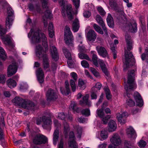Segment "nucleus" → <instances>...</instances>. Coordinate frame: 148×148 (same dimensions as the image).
I'll return each mask as SVG.
<instances>
[{"mask_svg": "<svg viewBox=\"0 0 148 148\" xmlns=\"http://www.w3.org/2000/svg\"><path fill=\"white\" fill-rule=\"evenodd\" d=\"M125 37L127 43V50L129 51L132 49V42L130 40L131 37L130 36L128 35H126Z\"/></svg>", "mask_w": 148, "mask_h": 148, "instance_id": "obj_30", "label": "nucleus"}, {"mask_svg": "<svg viewBox=\"0 0 148 148\" xmlns=\"http://www.w3.org/2000/svg\"><path fill=\"white\" fill-rule=\"evenodd\" d=\"M50 51L53 59L55 61H57L59 58L57 49L54 46L50 47Z\"/></svg>", "mask_w": 148, "mask_h": 148, "instance_id": "obj_25", "label": "nucleus"}, {"mask_svg": "<svg viewBox=\"0 0 148 148\" xmlns=\"http://www.w3.org/2000/svg\"><path fill=\"white\" fill-rule=\"evenodd\" d=\"M70 108L71 110H72L73 111H77V108L76 107V103L74 102H73L71 103Z\"/></svg>", "mask_w": 148, "mask_h": 148, "instance_id": "obj_52", "label": "nucleus"}, {"mask_svg": "<svg viewBox=\"0 0 148 148\" xmlns=\"http://www.w3.org/2000/svg\"><path fill=\"white\" fill-rule=\"evenodd\" d=\"M100 136L101 140H104L106 139L108 136V132L105 130H101L100 133Z\"/></svg>", "mask_w": 148, "mask_h": 148, "instance_id": "obj_40", "label": "nucleus"}, {"mask_svg": "<svg viewBox=\"0 0 148 148\" xmlns=\"http://www.w3.org/2000/svg\"><path fill=\"white\" fill-rule=\"evenodd\" d=\"M101 87V85L100 83H97L95 85V87L92 88V90H94L95 88H96L98 90H100Z\"/></svg>", "mask_w": 148, "mask_h": 148, "instance_id": "obj_63", "label": "nucleus"}, {"mask_svg": "<svg viewBox=\"0 0 148 148\" xmlns=\"http://www.w3.org/2000/svg\"><path fill=\"white\" fill-rule=\"evenodd\" d=\"M42 120L43 123L42 126L44 129H47L50 127L52 122L50 117L44 116H42Z\"/></svg>", "mask_w": 148, "mask_h": 148, "instance_id": "obj_13", "label": "nucleus"}, {"mask_svg": "<svg viewBox=\"0 0 148 148\" xmlns=\"http://www.w3.org/2000/svg\"><path fill=\"white\" fill-rule=\"evenodd\" d=\"M116 115L118 121L122 125L125 123V120L122 119L123 118L127 117L128 116V114L126 112H124L123 113H118L116 114Z\"/></svg>", "mask_w": 148, "mask_h": 148, "instance_id": "obj_22", "label": "nucleus"}, {"mask_svg": "<svg viewBox=\"0 0 148 148\" xmlns=\"http://www.w3.org/2000/svg\"><path fill=\"white\" fill-rule=\"evenodd\" d=\"M64 133L65 135V138L68 137V133L70 130V128L69 124L66 122L64 123Z\"/></svg>", "mask_w": 148, "mask_h": 148, "instance_id": "obj_42", "label": "nucleus"}, {"mask_svg": "<svg viewBox=\"0 0 148 148\" xmlns=\"http://www.w3.org/2000/svg\"><path fill=\"white\" fill-rule=\"evenodd\" d=\"M62 50L65 56L68 60L67 62L69 67L71 68H73L74 64L71 61L72 58L71 53L65 47H63Z\"/></svg>", "mask_w": 148, "mask_h": 148, "instance_id": "obj_12", "label": "nucleus"}, {"mask_svg": "<svg viewBox=\"0 0 148 148\" xmlns=\"http://www.w3.org/2000/svg\"><path fill=\"white\" fill-rule=\"evenodd\" d=\"M79 58L81 59H86V60L91 61V60L88 56L86 54L81 53L78 54Z\"/></svg>", "mask_w": 148, "mask_h": 148, "instance_id": "obj_45", "label": "nucleus"}, {"mask_svg": "<svg viewBox=\"0 0 148 148\" xmlns=\"http://www.w3.org/2000/svg\"><path fill=\"white\" fill-rule=\"evenodd\" d=\"M25 100L21 97H16L12 101V102L16 106H19L22 108H26L24 103Z\"/></svg>", "mask_w": 148, "mask_h": 148, "instance_id": "obj_16", "label": "nucleus"}, {"mask_svg": "<svg viewBox=\"0 0 148 148\" xmlns=\"http://www.w3.org/2000/svg\"><path fill=\"white\" fill-rule=\"evenodd\" d=\"M134 97L137 105L139 107H142L143 105V101L140 94L138 92H135Z\"/></svg>", "mask_w": 148, "mask_h": 148, "instance_id": "obj_19", "label": "nucleus"}, {"mask_svg": "<svg viewBox=\"0 0 148 148\" xmlns=\"http://www.w3.org/2000/svg\"><path fill=\"white\" fill-rule=\"evenodd\" d=\"M48 0H41L42 3V7L43 8H46L47 7Z\"/></svg>", "mask_w": 148, "mask_h": 148, "instance_id": "obj_61", "label": "nucleus"}, {"mask_svg": "<svg viewBox=\"0 0 148 148\" xmlns=\"http://www.w3.org/2000/svg\"><path fill=\"white\" fill-rule=\"evenodd\" d=\"M107 21L108 25L110 27H114V24L113 19L110 14H108L107 18Z\"/></svg>", "mask_w": 148, "mask_h": 148, "instance_id": "obj_36", "label": "nucleus"}, {"mask_svg": "<svg viewBox=\"0 0 148 148\" xmlns=\"http://www.w3.org/2000/svg\"><path fill=\"white\" fill-rule=\"evenodd\" d=\"M110 5L112 8L116 10L118 7L116 2L115 0H110Z\"/></svg>", "mask_w": 148, "mask_h": 148, "instance_id": "obj_44", "label": "nucleus"}, {"mask_svg": "<svg viewBox=\"0 0 148 148\" xmlns=\"http://www.w3.org/2000/svg\"><path fill=\"white\" fill-rule=\"evenodd\" d=\"M70 76L71 77L73 78V80L77 81V75L74 72H73L70 73Z\"/></svg>", "mask_w": 148, "mask_h": 148, "instance_id": "obj_59", "label": "nucleus"}, {"mask_svg": "<svg viewBox=\"0 0 148 148\" xmlns=\"http://www.w3.org/2000/svg\"><path fill=\"white\" fill-rule=\"evenodd\" d=\"M28 37H31V42L32 44H36L40 42L41 40L42 42L43 47L40 45H36L35 51L36 56L39 58L43 59V65L45 69L49 67L48 60L47 57L46 53L48 50L47 41L45 35L41 32L38 29L33 31L32 29L30 30L28 35Z\"/></svg>", "mask_w": 148, "mask_h": 148, "instance_id": "obj_1", "label": "nucleus"}, {"mask_svg": "<svg viewBox=\"0 0 148 148\" xmlns=\"http://www.w3.org/2000/svg\"><path fill=\"white\" fill-rule=\"evenodd\" d=\"M89 97V95L88 94H87L83 98V101H80L79 103L81 104L84 103L89 106H91V103L88 100Z\"/></svg>", "mask_w": 148, "mask_h": 148, "instance_id": "obj_32", "label": "nucleus"}, {"mask_svg": "<svg viewBox=\"0 0 148 148\" xmlns=\"http://www.w3.org/2000/svg\"><path fill=\"white\" fill-rule=\"evenodd\" d=\"M55 1L56 0H53ZM60 5L63 6L62 9V15L65 16L67 15L69 18L71 20L73 18L74 13L73 9L72 8V5L71 4H68L66 5V6H65V5L67 3V1L64 0H58Z\"/></svg>", "mask_w": 148, "mask_h": 148, "instance_id": "obj_3", "label": "nucleus"}, {"mask_svg": "<svg viewBox=\"0 0 148 148\" xmlns=\"http://www.w3.org/2000/svg\"><path fill=\"white\" fill-rule=\"evenodd\" d=\"M91 52V53L92 54V61L93 64L96 67H99L97 57V55L95 54L96 52L95 51H92Z\"/></svg>", "mask_w": 148, "mask_h": 148, "instance_id": "obj_35", "label": "nucleus"}, {"mask_svg": "<svg viewBox=\"0 0 148 148\" xmlns=\"http://www.w3.org/2000/svg\"><path fill=\"white\" fill-rule=\"evenodd\" d=\"M110 141L115 146H119L121 143V140L118 134H115L111 137Z\"/></svg>", "mask_w": 148, "mask_h": 148, "instance_id": "obj_15", "label": "nucleus"}, {"mask_svg": "<svg viewBox=\"0 0 148 148\" xmlns=\"http://www.w3.org/2000/svg\"><path fill=\"white\" fill-rule=\"evenodd\" d=\"M141 59L143 60H148V48L146 49L144 53L142 55Z\"/></svg>", "mask_w": 148, "mask_h": 148, "instance_id": "obj_51", "label": "nucleus"}, {"mask_svg": "<svg viewBox=\"0 0 148 148\" xmlns=\"http://www.w3.org/2000/svg\"><path fill=\"white\" fill-rule=\"evenodd\" d=\"M103 110L102 109H98L96 111V113L98 116L103 121V123L104 124H106L107 123L108 120L110 119V115H105V113L103 112Z\"/></svg>", "mask_w": 148, "mask_h": 148, "instance_id": "obj_10", "label": "nucleus"}, {"mask_svg": "<svg viewBox=\"0 0 148 148\" xmlns=\"http://www.w3.org/2000/svg\"><path fill=\"white\" fill-rule=\"evenodd\" d=\"M135 71L134 70H131L128 72V77L127 83L125 82V89L127 92V95L129 99L126 101L127 104L130 106H132L134 105L135 103L131 99L129 92L133 89L136 87V84L134 82V73Z\"/></svg>", "mask_w": 148, "mask_h": 148, "instance_id": "obj_2", "label": "nucleus"}, {"mask_svg": "<svg viewBox=\"0 0 148 148\" xmlns=\"http://www.w3.org/2000/svg\"><path fill=\"white\" fill-rule=\"evenodd\" d=\"M146 145V143L143 140H140L138 143V145L140 147H144Z\"/></svg>", "mask_w": 148, "mask_h": 148, "instance_id": "obj_56", "label": "nucleus"}, {"mask_svg": "<svg viewBox=\"0 0 148 148\" xmlns=\"http://www.w3.org/2000/svg\"><path fill=\"white\" fill-rule=\"evenodd\" d=\"M96 49L99 55L103 57H106L109 59L108 52L104 47L98 46L96 47Z\"/></svg>", "mask_w": 148, "mask_h": 148, "instance_id": "obj_18", "label": "nucleus"}, {"mask_svg": "<svg viewBox=\"0 0 148 148\" xmlns=\"http://www.w3.org/2000/svg\"><path fill=\"white\" fill-rule=\"evenodd\" d=\"M79 27V21L77 18H76L73 21V31L75 32H77Z\"/></svg>", "mask_w": 148, "mask_h": 148, "instance_id": "obj_33", "label": "nucleus"}, {"mask_svg": "<svg viewBox=\"0 0 148 148\" xmlns=\"http://www.w3.org/2000/svg\"><path fill=\"white\" fill-rule=\"evenodd\" d=\"M24 103V105L26 107L23 108H24L32 110H34L36 109V108L34 104L32 101H25Z\"/></svg>", "mask_w": 148, "mask_h": 148, "instance_id": "obj_29", "label": "nucleus"}, {"mask_svg": "<svg viewBox=\"0 0 148 148\" xmlns=\"http://www.w3.org/2000/svg\"><path fill=\"white\" fill-rule=\"evenodd\" d=\"M78 85L81 90L84 89L86 86V82L81 79H79L78 80Z\"/></svg>", "mask_w": 148, "mask_h": 148, "instance_id": "obj_39", "label": "nucleus"}, {"mask_svg": "<svg viewBox=\"0 0 148 148\" xmlns=\"http://www.w3.org/2000/svg\"><path fill=\"white\" fill-rule=\"evenodd\" d=\"M18 66L17 64L14 61L8 67L7 75L8 77H10L17 72Z\"/></svg>", "mask_w": 148, "mask_h": 148, "instance_id": "obj_8", "label": "nucleus"}, {"mask_svg": "<svg viewBox=\"0 0 148 148\" xmlns=\"http://www.w3.org/2000/svg\"><path fill=\"white\" fill-rule=\"evenodd\" d=\"M48 29L49 37L51 38H53L54 35V31L53 25L51 23L49 24Z\"/></svg>", "mask_w": 148, "mask_h": 148, "instance_id": "obj_41", "label": "nucleus"}, {"mask_svg": "<svg viewBox=\"0 0 148 148\" xmlns=\"http://www.w3.org/2000/svg\"><path fill=\"white\" fill-rule=\"evenodd\" d=\"M54 125L55 127H56V128H58L60 126V124L59 123L58 121L56 119H54L53 121Z\"/></svg>", "mask_w": 148, "mask_h": 148, "instance_id": "obj_62", "label": "nucleus"}, {"mask_svg": "<svg viewBox=\"0 0 148 148\" xmlns=\"http://www.w3.org/2000/svg\"><path fill=\"white\" fill-rule=\"evenodd\" d=\"M69 146L71 148H76L77 147L75 137L74 133L73 132H71L69 133Z\"/></svg>", "mask_w": 148, "mask_h": 148, "instance_id": "obj_17", "label": "nucleus"}, {"mask_svg": "<svg viewBox=\"0 0 148 148\" xmlns=\"http://www.w3.org/2000/svg\"><path fill=\"white\" fill-rule=\"evenodd\" d=\"M81 64L82 66L85 68H88L89 65L88 63L86 60H83L81 61Z\"/></svg>", "mask_w": 148, "mask_h": 148, "instance_id": "obj_55", "label": "nucleus"}, {"mask_svg": "<svg viewBox=\"0 0 148 148\" xmlns=\"http://www.w3.org/2000/svg\"><path fill=\"white\" fill-rule=\"evenodd\" d=\"M5 81V79L4 75L2 74H0V83H4Z\"/></svg>", "mask_w": 148, "mask_h": 148, "instance_id": "obj_60", "label": "nucleus"}, {"mask_svg": "<svg viewBox=\"0 0 148 148\" xmlns=\"http://www.w3.org/2000/svg\"><path fill=\"white\" fill-rule=\"evenodd\" d=\"M47 141V138L45 136L41 134L36 135L33 140L34 143L38 145L45 144Z\"/></svg>", "mask_w": 148, "mask_h": 148, "instance_id": "obj_9", "label": "nucleus"}, {"mask_svg": "<svg viewBox=\"0 0 148 148\" xmlns=\"http://www.w3.org/2000/svg\"><path fill=\"white\" fill-rule=\"evenodd\" d=\"M46 97L48 101L55 100L58 97L57 93L53 90L49 89L47 92Z\"/></svg>", "mask_w": 148, "mask_h": 148, "instance_id": "obj_14", "label": "nucleus"}, {"mask_svg": "<svg viewBox=\"0 0 148 148\" xmlns=\"http://www.w3.org/2000/svg\"><path fill=\"white\" fill-rule=\"evenodd\" d=\"M29 8L30 10L36 12L38 13L40 12V6L39 4H37L34 6L32 4H29Z\"/></svg>", "mask_w": 148, "mask_h": 148, "instance_id": "obj_31", "label": "nucleus"}, {"mask_svg": "<svg viewBox=\"0 0 148 148\" xmlns=\"http://www.w3.org/2000/svg\"><path fill=\"white\" fill-rule=\"evenodd\" d=\"M134 59L131 52L129 53L126 50L125 51V61L124 62L123 70L126 71L130 66L133 65Z\"/></svg>", "mask_w": 148, "mask_h": 148, "instance_id": "obj_7", "label": "nucleus"}, {"mask_svg": "<svg viewBox=\"0 0 148 148\" xmlns=\"http://www.w3.org/2000/svg\"><path fill=\"white\" fill-rule=\"evenodd\" d=\"M65 90L64 88H60L61 92L63 95H68L70 92V90L69 87V82L68 81H66L65 82Z\"/></svg>", "mask_w": 148, "mask_h": 148, "instance_id": "obj_28", "label": "nucleus"}, {"mask_svg": "<svg viewBox=\"0 0 148 148\" xmlns=\"http://www.w3.org/2000/svg\"><path fill=\"white\" fill-rule=\"evenodd\" d=\"M52 18V15L51 11L49 10L46 11L44 15L43 16V22L45 27H46L47 25V18L51 19Z\"/></svg>", "mask_w": 148, "mask_h": 148, "instance_id": "obj_23", "label": "nucleus"}, {"mask_svg": "<svg viewBox=\"0 0 148 148\" xmlns=\"http://www.w3.org/2000/svg\"><path fill=\"white\" fill-rule=\"evenodd\" d=\"M104 89L105 91L106 92V97L108 100H109L111 98L112 96L110 94V90L108 88H105Z\"/></svg>", "mask_w": 148, "mask_h": 148, "instance_id": "obj_49", "label": "nucleus"}, {"mask_svg": "<svg viewBox=\"0 0 148 148\" xmlns=\"http://www.w3.org/2000/svg\"><path fill=\"white\" fill-rule=\"evenodd\" d=\"M98 64L99 66H100L102 71L106 76V78L109 77L110 76L109 72L105 62L102 60L98 59Z\"/></svg>", "mask_w": 148, "mask_h": 148, "instance_id": "obj_11", "label": "nucleus"}, {"mask_svg": "<svg viewBox=\"0 0 148 148\" xmlns=\"http://www.w3.org/2000/svg\"><path fill=\"white\" fill-rule=\"evenodd\" d=\"M83 15L84 17L88 18L90 16L91 13L89 11H86L84 12Z\"/></svg>", "mask_w": 148, "mask_h": 148, "instance_id": "obj_64", "label": "nucleus"}, {"mask_svg": "<svg viewBox=\"0 0 148 148\" xmlns=\"http://www.w3.org/2000/svg\"><path fill=\"white\" fill-rule=\"evenodd\" d=\"M64 39L66 43L71 49L74 47L73 37L70 28L68 26L65 27L64 29Z\"/></svg>", "mask_w": 148, "mask_h": 148, "instance_id": "obj_4", "label": "nucleus"}, {"mask_svg": "<svg viewBox=\"0 0 148 148\" xmlns=\"http://www.w3.org/2000/svg\"><path fill=\"white\" fill-rule=\"evenodd\" d=\"M5 33V30L0 24V36H1V39L3 43L5 45H8L10 47L14 48L15 46L14 44L11 37L8 35H6L5 37L2 36Z\"/></svg>", "mask_w": 148, "mask_h": 148, "instance_id": "obj_5", "label": "nucleus"}, {"mask_svg": "<svg viewBox=\"0 0 148 148\" xmlns=\"http://www.w3.org/2000/svg\"><path fill=\"white\" fill-rule=\"evenodd\" d=\"M97 37L96 34L93 30H90L87 34V38L89 41H94Z\"/></svg>", "mask_w": 148, "mask_h": 148, "instance_id": "obj_27", "label": "nucleus"}, {"mask_svg": "<svg viewBox=\"0 0 148 148\" xmlns=\"http://www.w3.org/2000/svg\"><path fill=\"white\" fill-rule=\"evenodd\" d=\"M66 115L64 113H60L58 114V117L59 119L64 120L66 118Z\"/></svg>", "mask_w": 148, "mask_h": 148, "instance_id": "obj_58", "label": "nucleus"}, {"mask_svg": "<svg viewBox=\"0 0 148 148\" xmlns=\"http://www.w3.org/2000/svg\"><path fill=\"white\" fill-rule=\"evenodd\" d=\"M4 4L8 6L7 8V16L5 21V25L7 29H10L14 19V12L7 2L5 1Z\"/></svg>", "mask_w": 148, "mask_h": 148, "instance_id": "obj_6", "label": "nucleus"}, {"mask_svg": "<svg viewBox=\"0 0 148 148\" xmlns=\"http://www.w3.org/2000/svg\"><path fill=\"white\" fill-rule=\"evenodd\" d=\"M95 19L97 23L101 26L106 34L107 35H108L107 29L105 26V23L101 16L97 14L96 16Z\"/></svg>", "mask_w": 148, "mask_h": 148, "instance_id": "obj_20", "label": "nucleus"}, {"mask_svg": "<svg viewBox=\"0 0 148 148\" xmlns=\"http://www.w3.org/2000/svg\"><path fill=\"white\" fill-rule=\"evenodd\" d=\"M77 129V133L76 134V136L80 138L81 136L82 131V129L81 127L79 126H76Z\"/></svg>", "mask_w": 148, "mask_h": 148, "instance_id": "obj_43", "label": "nucleus"}, {"mask_svg": "<svg viewBox=\"0 0 148 148\" xmlns=\"http://www.w3.org/2000/svg\"><path fill=\"white\" fill-rule=\"evenodd\" d=\"M82 113L86 116H88L90 114V110L88 109L82 110L81 111Z\"/></svg>", "mask_w": 148, "mask_h": 148, "instance_id": "obj_53", "label": "nucleus"}, {"mask_svg": "<svg viewBox=\"0 0 148 148\" xmlns=\"http://www.w3.org/2000/svg\"><path fill=\"white\" fill-rule=\"evenodd\" d=\"M28 87V86L26 83L22 82L20 84L19 88L21 90L24 91L27 89Z\"/></svg>", "mask_w": 148, "mask_h": 148, "instance_id": "obj_47", "label": "nucleus"}, {"mask_svg": "<svg viewBox=\"0 0 148 148\" xmlns=\"http://www.w3.org/2000/svg\"><path fill=\"white\" fill-rule=\"evenodd\" d=\"M7 85L11 88L15 87L16 85V83L12 79H10L7 81Z\"/></svg>", "mask_w": 148, "mask_h": 148, "instance_id": "obj_37", "label": "nucleus"}, {"mask_svg": "<svg viewBox=\"0 0 148 148\" xmlns=\"http://www.w3.org/2000/svg\"><path fill=\"white\" fill-rule=\"evenodd\" d=\"M129 30L131 32L134 33L137 31V25L135 21L131 23L129 25Z\"/></svg>", "mask_w": 148, "mask_h": 148, "instance_id": "obj_38", "label": "nucleus"}, {"mask_svg": "<svg viewBox=\"0 0 148 148\" xmlns=\"http://www.w3.org/2000/svg\"><path fill=\"white\" fill-rule=\"evenodd\" d=\"M108 130L109 132H113L115 131L117 127V125L115 122L111 120L109 122L108 125Z\"/></svg>", "mask_w": 148, "mask_h": 148, "instance_id": "obj_26", "label": "nucleus"}, {"mask_svg": "<svg viewBox=\"0 0 148 148\" xmlns=\"http://www.w3.org/2000/svg\"><path fill=\"white\" fill-rule=\"evenodd\" d=\"M126 133L128 136L130 138L134 139L136 137V133L133 127L130 126L126 130Z\"/></svg>", "mask_w": 148, "mask_h": 148, "instance_id": "obj_24", "label": "nucleus"}, {"mask_svg": "<svg viewBox=\"0 0 148 148\" xmlns=\"http://www.w3.org/2000/svg\"><path fill=\"white\" fill-rule=\"evenodd\" d=\"M76 81L75 80L71 79L70 80V84L71 88L73 92H75L76 89L75 82Z\"/></svg>", "mask_w": 148, "mask_h": 148, "instance_id": "obj_48", "label": "nucleus"}, {"mask_svg": "<svg viewBox=\"0 0 148 148\" xmlns=\"http://www.w3.org/2000/svg\"><path fill=\"white\" fill-rule=\"evenodd\" d=\"M74 5L76 8H79L80 3V0H72Z\"/></svg>", "mask_w": 148, "mask_h": 148, "instance_id": "obj_57", "label": "nucleus"}, {"mask_svg": "<svg viewBox=\"0 0 148 148\" xmlns=\"http://www.w3.org/2000/svg\"><path fill=\"white\" fill-rule=\"evenodd\" d=\"M53 136V143L54 145H56L57 143L59 137V130L58 128H56Z\"/></svg>", "mask_w": 148, "mask_h": 148, "instance_id": "obj_34", "label": "nucleus"}, {"mask_svg": "<svg viewBox=\"0 0 148 148\" xmlns=\"http://www.w3.org/2000/svg\"><path fill=\"white\" fill-rule=\"evenodd\" d=\"M93 27L96 31L101 34H103V31L101 27L98 25L96 24H94L93 25Z\"/></svg>", "mask_w": 148, "mask_h": 148, "instance_id": "obj_46", "label": "nucleus"}, {"mask_svg": "<svg viewBox=\"0 0 148 148\" xmlns=\"http://www.w3.org/2000/svg\"><path fill=\"white\" fill-rule=\"evenodd\" d=\"M90 69L91 72L95 77H98L99 76V72L95 68L91 67L90 68Z\"/></svg>", "mask_w": 148, "mask_h": 148, "instance_id": "obj_50", "label": "nucleus"}, {"mask_svg": "<svg viewBox=\"0 0 148 148\" xmlns=\"http://www.w3.org/2000/svg\"><path fill=\"white\" fill-rule=\"evenodd\" d=\"M38 80L40 83H42L44 81V76L43 72L41 68L38 69L36 71Z\"/></svg>", "mask_w": 148, "mask_h": 148, "instance_id": "obj_21", "label": "nucleus"}, {"mask_svg": "<svg viewBox=\"0 0 148 148\" xmlns=\"http://www.w3.org/2000/svg\"><path fill=\"white\" fill-rule=\"evenodd\" d=\"M97 9L101 15L104 16L106 14V12L101 7H99Z\"/></svg>", "mask_w": 148, "mask_h": 148, "instance_id": "obj_54", "label": "nucleus"}]
</instances>
